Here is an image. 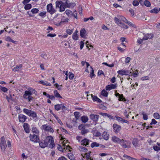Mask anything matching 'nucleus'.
I'll return each mask as SVG.
<instances>
[{
    "label": "nucleus",
    "mask_w": 160,
    "mask_h": 160,
    "mask_svg": "<svg viewBox=\"0 0 160 160\" xmlns=\"http://www.w3.org/2000/svg\"><path fill=\"white\" fill-rule=\"evenodd\" d=\"M119 144L123 148H128L131 147V142L129 140L122 139Z\"/></svg>",
    "instance_id": "obj_1"
},
{
    "label": "nucleus",
    "mask_w": 160,
    "mask_h": 160,
    "mask_svg": "<svg viewBox=\"0 0 160 160\" xmlns=\"http://www.w3.org/2000/svg\"><path fill=\"white\" fill-rule=\"evenodd\" d=\"M46 142L48 143V145L49 144V147L51 148L55 146V144L53 138L51 136H48L47 137L45 140Z\"/></svg>",
    "instance_id": "obj_2"
},
{
    "label": "nucleus",
    "mask_w": 160,
    "mask_h": 160,
    "mask_svg": "<svg viewBox=\"0 0 160 160\" xmlns=\"http://www.w3.org/2000/svg\"><path fill=\"white\" fill-rule=\"evenodd\" d=\"M0 146L2 151H4L7 147L6 141L4 136L2 137L0 140Z\"/></svg>",
    "instance_id": "obj_3"
},
{
    "label": "nucleus",
    "mask_w": 160,
    "mask_h": 160,
    "mask_svg": "<svg viewBox=\"0 0 160 160\" xmlns=\"http://www.w3.org/2000/svg\"><path fill=\"white\" fill-rule=\"evenodd\" d=\"M30 92L29 91H25L24 94L23 95V98L28 99L29 102H30L33 99V97L32 96Z\"/></svg>",
    "instance_id": "obj_4"
},
{
    "label": "nucleus",
    "mask_w": 160,
    "mask_h": 160,
    "mask_svg": "<svg viewBox=\"0 0 160 160\" xmlns=\"http://www.w3.org/2000/svg\"><path fill=\"white\" fill-rule=\"evenodd\" d=\"M29 138L30 140L34 142L37 143L39 142V136L38 135H35L34 134L32 135L30 134Z\"/></svg>",
    "instance_id": "obj_5"
},
{
    "label": "nucleus",
    "mask_w": 160,
    "mask_h": 160,
    "mask_svg": "<svg viewBox=\"0 0 160 160\" xmlns=\"http://www.w3.org/2000/svg\"><path fill=\"white\" fill-rule=\"evenodd\" d=\"M47 11L51 14H53L56 12L55 10L53 8L52 3H50L47 5Z\"/></svg>",
    "instance_id": "obj_6"
},
{
    "label": "nucleus",
    "mask_w": 160,
    "mask_h": 160,
    "mask_svg": "<svg viewBox=\"0 0 160 160\" xmlns=\"http://www.w3.org/2000/svg\"><path fill=\"white\" fill-rule=\"evenodd\" d=\"M113 127V130L116 133H118L121 130V127L117 124H114Z\"/></svg>",
    "instance_id": "obj_7"
},
{
    "label": "nucleus",
    "mask_w": 160,
    "mask_h": 160,
    "mask_svg": "<svg viewBox=\"0 0 160 160\" xmlns=\"http://www.w3.org/2000/svg\"><path fill=\"white\" fill-rule=\"evenodd\" d=\"M42 128L44 130L47 131L51 133H53L54 130L53 129L47 125H43L42 126Z\"/></svg>",
    "instance_id": "obj_8"
},
{
    "label": "nucleus",
    "mask_w": 160,
    "mask_h": 160,
    "mask_svg": "<svg viewBox=\"0 0 160 160\" xmlns=\"http://www.w3.org/2000/svg\"><path fill=\"white\" fill-rule=\"evenodd\" d=\"M27 119V116L23 114H20L18 115V119L20 122H23Z\"/></svg>",
    "instance_id": "obj_9"
},
{
    "label": "nucleus",
    "mask_w": 160,
    "mask_h": 160,
    "mask_svg": "<svg viewBox=\"0 0 160 160\" xmlns=\"http://www.w3.org/2000/svg\"><path fill=\"white\" fill-rule=\"evenodd\" d=\"M121 140L122 139H120L118 138L115 136H113L112 137V140L114 142H117L120 144Z\"/></svg>",
    "instance_id": "obj_10"
},
{
    "label": "nucleus",
    "mask_w": 160,
    "mask_h": 160,
    "mask_svg": "<svg viewBox=\"0 0 160 160\" xmlns=\"http://www.w3.org/2000/svg\"><path fill=\"white\" fill-rule=\"evenodd\" d=\"M48 145V143L46 142L45 140H42L39 142V146L40 147L42 148H44L47 147Z\"/></svg>",
    "instance_id": "obj_11"
},
{
    "label": "nucleus",
    "mask_w": 160,
    "mask_h": 160,
    "mask_svg": "<svg viewBox=\"0 0 160 160\" xmlns=\"http://www.w3.org/2000/svg\"><path fill=\"white\" fill-rule=\"evenodd\" d=\"M23 128L25 131L27 133H29L30 132L29 127L28 124L27 123H24L23 124Z\"/></svg>",
    "instance_id": "obj_12"
},
{
    "label": "nucleus",
    "mask_w": 160,
    "mask_h": 160,
    "mask_svg": "<svg viewBox=\"0 0 160 160\" xmlns=\"http://www.w3.org/2000/svg\"><path fill=\"white\" fill-rule=\"evenodd\" d=\"M99 116L94 114H92L90 115V118L94 121H98V119Z\"/></svg>",
    "instance_id": "obj_13"
},
{
    "label": "nucleus",
    "mask_w": 160,
    "mask_h": 160,
    "mask_svg": "<svg viewBox=\"0 0 160 160\" xmlns=\"http://www.w3.org/2000/svg\"><path fill=\"white\" fill-rule=\"evenodd\" d=\"M91 95L93 101H96L98 102H102V100L97 97L95 96H93L92 94H91Z\"/></svg>",
    "instance_id": "obj_14"
},
{
    "label": "nucleus",
    "mask_w": 160,
    "mask_h": 160,
    "mask_svg": "<svg viewBox=\"0 0 160 160\" xmlns=\"http://www.w3.org/2000/svg\"><path fill=\"white\" fill-rule=\"evenodd\" d=\"M86 31L85 28H82L80 31V35L82 38H85Z\"/></svg>",
    "instance_id": "obj_15"
},
{
    "label": "nucleus",
    "mask_w": 160,
    "mask_h": 160,
    "mask_svg": "<svg viewBox=\"0 0 160 160\" xmlns=\"http://www.w3.org/2000/svg\"><path fill=\"white\" fill-rule=\"evenodd\" d=\"M81 143L82 145L87 146L89 144V140L87 138H85L81 141Z\"/></svg>",
    "instance_id": "obj_16"
},
{
    "label": "nucleus",
    "mask_w": 160,
    "mask_h": 160,
    "mask_svg": "<svg viewBox=\"0 0 160 160\" xmlns=\"http://www.w3.org/2000/svg\"><path fill=\"white\" fill-rule=\"evenodd\" d=\"M22 64H20L19 65H17L12 70L14 72L19 71L22 68Z\"/></svg>",
    "instance_id": "obj_17"
},
{
    "label": "nucleus",
    "mask_w": 160,
    "mask_h": 160,
    "mask_svg": "<svg viewBox=\"0 0 160 160\" xmlns=\"http://www.w3.org/2000/svg\"><path fill=\"white\" fill-rule=\"evenodd\" d=\"M65 5L68 8H69L70 7H74L75 5V4L74 3H69L68 1L67 0L65 2Z\"/></svg>",
    "instance_id": "obj_18"
},
{
    "label": "nucleus",
    "mask_w": 160,
    "mask_h": 160,
    "mask_svg": "<svg viewBox=\"0 0 160 160\" xmlns=\"http://www.w3.org/2000/svg\"><path fill=\"white\" fill-rule=\"evenodd\" d=\"M152 37L153 36L152 34H147L144 36L143 37V40H146L149 38H152Z\"/></svg>",
    "instance_id": "obj_19"
},
{
    "label": "nucleus",
    "mask_w": 160,
    "mask_h": 160,
    "mask_svg": "<svg viewBox=\"0 0 160 160\" xmlns=\"http://www.w3.org/2000/svg\"><path fill=\"white\" fill-rule=\"evenodd\" d=\"M28 90L27 91H29V92H30L31 94L32 95V94H34L35 95L37 94V91L34 89L32 88H28Z\"/></svg>",
    "instance_id": "obj_20"
},
{
    "label": "nucleus",
    "mask_w": 160,
    "mask_h": 160,
    "mask_svg": "<svg viewBox=\"0 0 160 160\" xmlns=\"http://www.w3.org/2000/svg\"><path fill=\"white\" fill-rule=\"evenodd\" d=\"M102 136L103 138L106 140H107L109 138V134L107 132H104L102 133Z\"/></svg>",
    "instance_id": "obj_21"
},
{
    "label": "nucleus",
    "mask_w": 160,
    "mask_h": 160,
    "mask_svg": "<svg viewBox=\"0 0 160 160\" xmlns=\"http://www.w3.org/2000/svg\"><path fill=\"white\" fill-rule=\"evenodd\" d=\"M32 111L26 108H24L23 110V112L28 116H29L31 112H32Z\"/></svg>",
    "instance_id": "obj_22"
},
{
    "label": "nucleus",
    "mask_w": 160,
    "mask_h": 160,
    "mask_svg": "<svg viewBox=\"0 0 160 160\" xmlns=\"http://www.w3.org/2000/svg\"><path fill=\"white\" fill-rule=\"evenodd\" d=\"M32 131L33 132L35 133V134L38 135L39 133V131L37 129V128L35 127H33L32 128Z\"/></svg>",
    "instance_id": "obj_23"
},
{
    "label": "nucleus",
    "mask_w": 160,
    "mask_h": 160,
    "mask_svg": "<svg viewBox=\"0 0 160 160\" xmlns=\"http://www.w3.org/2000/svg\"><path fill=\"white\" fill-rule=\"evenodd\" d=\"M88 118L87 116H83L81 118V120L82 122L84 123L87 122L88 121Z\"/></svg>",
    "instance_id": "obj_24"
},
{
    "label": "nucleus",
    "mask_w": 160,
    "mask_h": 160,
    "mask_svg": "<svg viewBox=\"0 0 160 160\" xmlns=\"http://www.w3.org/2000/svg\"><path fill=\"white\" fill-rule=\"evenodd\" d=\"M101 93V94L104 97H107L108 94V92L105 89L102 90Z\"/></svg>",
    "instance_id": "obj_25"
},
{
    "label": "nucleus",
    "mask_w": 160,
    "mask_h": 160,
    "mask_svg": "<svg viewBox=\"0 0 160 160\" xmlns=\"http://www.w3.org/2000/svg\"><path fill=\"white\" fill-rule=\"evenodd\" d=\"M150 12L151 13L157 14L159 12V10L157 8H155L154 9L151 10Z\"/></svg>",
    "instance_id": "obj_26"
},
{
    "label": "nucleus",
    "mask_w": 160,
    "mask_h": 160,
    "mask_svg": "<svg viewBox=\"0 0 160 160\" xmlns=\"http://www.w3.org/2000/svg\"><path fill=\"white\" fill-rule=\"evenodd\" d=\"M54 93L56 97L61 98H62V97L60 95L57 90H55L54 91Z\"/></svg>",
    "instance_id": "obj_27"
},
{
    "label": "nucleus",
    "mask_w": 160,
    "mask_h": 160,
    "mask_svg": "<svg viewBox=\"0 0 160 160\" xmlns=\"http://www.w3.org/2000/svg\"><path fill=\"white\" fill-rule=\"evenodd\" d=\"M118 25L121 27V28L124 29H127L128 28V27L125 25L124 23L122 22H119L118 23Z\"/></svg>",
    "instance_id": "obj_28"
},
{
    "label": "nucleus",
    "mask_w": 160,
    "mask_h": 160,
    "mask_svg": "<svg viewBox=\"0 0 160 160\" xmlns=\"http://www.w3.org/2000/svg\"><path fill=\"white\" fill-rule=\"evenodd\" d=\"M118 100L120 101H126V100L125 98H124L122 94H121L118 97Z\"/></svg>",
    "instance_id": "obj_29"
},
{
    "label": "nucleus",
    "mask_w": 160,
    "mask_h": 160,
    "mask_svg": "<svg viewBox=\"0 0 160 160\" xmlns=\"http://www.w3.org/2000/svg\"><path fill=\"white\" fill-rule=\"evenodd\" d=\"M40 83L43 85H45L47 86H51V84L47 81H41L40 82Z\"/></svg>",
    "instance_id": "obj_30"
},
{
    "label": "nucleus",
    "mask_w": 160,
    "mask_h": 160,
    "mask_svg": "<svg viewBox=\"0 0 160 160\" xmlns=\"http://www.w3.org/2000/svg\"><path fill=\"white\" fill-rule=\"evenodd\" d=\"M29 116L32 117L34 119L37 117V113L34 111H32V112H31Z\"/></svg>",
    "instance_id": "obj_31"
},
{
    "label": "nucleus",
    "mask_w": 160,
    "mask_h": 160,
    "mask_svg": "<svg viewBox=\"0 0 160 160\" xmlns=\"http://www.w3.org/2000/svg\"><path fill=\"white\" fill-rule=\"evenodd\" d=\"M123 157L127 159L130 160H137L136 158H133L126 155H124Z\"/></svg>",
    "instance_id": "obj_32"
},
{
    "label": "nucleus",
    "mask_w": 160,
    "mask_h": 160,
    "mask_svg": "<svg viewBox=\"0 0 160 160\" xmlns=\"http://www.w3.org/2000/svg\"><path fill=\"white\" fill-rule=\"evenodd\" d=\"M6 41L10 42H12L14 43H15V42H16V41L13 40L10 38V37L9 36L6 37Z\"/></svg>",
    "instance_id": "obj_33"
},
{
    "label": "nucleus",
    "mask_w": 160,
    "mask_h": 160,
    "mask_svg": "<svg viewBox=\"0 0 160 160\" xmlns=\"http://www.w3.org/2000/svg\"><path fill=\"white\" fill-rule=\"evenodd\" d=\"M90 68L91 69V73L90 74V78H92L93 77H95V74L94 73V70H93V68H92V67H91V66H90Z\"/></svg>",
    "instance_id": "obj_34"
},
{
    "label": "nucleus",
    "mask_w": 160,
    "mask_h": 160,
    "mask_svg": "<svg viewBox=\"0 0 160 160\" xmlns=\"http://www.w3.org/2000/svg\"><path fill=\"white\" fill-rule=\"evenodd\" d=\"M61 104H58L55 105L54 108L57 111H58L61 109Z\"/></svg>",
    "instance_id": "obj_35"
},
{
    "label": "nucleus",
    "mask_w": 160,
    "mask_h": 160,
    "mask_svg": "<svg viewBox=\"0 0 160 160\" xmlns=\"http://www.w3.org/2000/svg\"><path fill=\"white\" fill-rule=\"evenodd\" d=\"M69 19L68 18L63 17L62 18L60 23L68 22Z\"/></svg>",
    "instance_id": "obj_36"
},
{
    "label": "nucleus",
    "mask_w": 160,
    "mask_h": 160,
    "mask_svg": "<svg viewBox=\"0 0 160 160\" xmlns=\"http://www.w3.org/2000/svg\"><path fill=\"white\" fill-rule=\"evenodd\" d=\"M124 75H128L129 76L132 75V71L129 70H127L124 69Z\"/></svg>",
    "instance_id": "obj_37"
},
{
    "label": "nucleus",
    "mask_w": 160,
    "mask_h": 160,
    "mask_svg": "<svg viewBox=\"0 0 160 160\" xmlns=\"http://www.w3.org/2000/svg\"><path fill=\"white\" fill-rule=\"evenodd\" d=\"M138 140L136 138H134L132 141V144L133 145L136 147L138 146Z\"/></svg>",
    "instance_id": "obj_38"
},
{
    "label": "nucleus",
    "mask_w": 160,
    "mask_h": 160,
    "mask_svg": "<svg viewBox=\"0 0 160 160\" xmlns=\"http://www.w3.org/2000/svg\"><path fill=\"white\" fill-rule=\"evenodd\" d=\"M67 156L68 158L71 160H74V156L71 153L68 154Z\"/></svg>",
    "instance_id": "obj_39"
},
{
    "label": "nucleus",
    "mask_w": 160,
    "mask_h": 160,
    "mask_svg": "<svg viewBox=\"0 0 160 160\" xmlns=\"http://www.w3.org/2000/svg\"><path fill=\"white\" fill-rule=\"evenodd\" d=\"M31 12L32 14H36L38 13L39 12V10L36 8H33L31 9Z\"/></svg>",
    "instance_id": "obj_40"
},
{
    "label": "nucleus",
    "mask_w": 160,
    "mask_h": 160,
    "mask_svg": "<svg viewBox=\"0 0 160 160\" xmlns=\"http://www.w3.org/2000/svg\"><path fill=\"white\" fill-rule=\"evenodd\" d=\"M93 133L96 137H99L101 135V133L97 131H94Z\"/></svg>",
    "instance_id": "obj_41"
},
{
    "label": "nucleus",
    "mask_w": 160,
    "mask_h": 160,
    "mask_svg": "<svg viewBox=\"0 0 160 160\" xmlns=\"http://www.w3.org/2000/svg\"><path fill=\"white\" fill-rule=\"evenodd\" d=\"M72 38L73 40H77L78 39V34L76 33H74L72 36Z\"/></svg>",
    "instance_id": "obj_42"
},
{
    "label": "nucleus",
    "mask_w": 160,
    "mask_h": 160,
    "mask_svg": "<svg viewBox=\"0 0 160 160\" xmlns=\"http://www.w3.org/2000/svg\"><path fill=\"white\" fill-rule=\"evenodd\" d=\"M62 4V2L61 1H57L56 2V7L59 8L60 7H61V5Z\"/></svg>",
    "instance_id": "obj_43"
},
{
    "label": "nucleus",
    "mask_w": 160,
    "mask_h": 160,
    "mask_svg": "<svg viewBox=\"0 0 160 160\" xmlns=\"http://www.w3.org/2000/svg\"><path fill=\"white\" fill-rule=\"evenodd\" d=\"M46 11H43L41 12L39 14V15L42 18L44 17L46 15Z\"/></svg>",
    "instance_id": "obj_44"
},
{
    "label": "nucleus",
    "mask_w": 160,
    "mask_h": 160,
    "mask_svg": "<svg viewBox=\"0 0 160 160\" xmlns=\"http://www.w3.org/2000/svg\"><path fill=\"white\" fill-rule=\"evenodd\" d=\"M0 89H1L2 92H6L8 90V89L7 88L5 87H2L1 85H0Z\"/></svg>",
    "instance_id": "obj_45"
},
{
    "label": "nucleus",
    "mask_w": 160,
    "mask_h": 160,
    "mask_svg": "<svg viewBox=\"0 0 160 160\" xmlns=\"http://www.w3.org/2000/svg\"><path fill=\"white\" fill-rule=\"evenodd\" d=\"M144 4L145 6L147 7H150L151 6L150 2L148 0H145L144 1Z\"/></svg>",
    "instance_id": "obj_46"
},
{
    "label": "nucleus",
    "mask_w": 160,
    "mask_h": 160,
    "mask_svg": "<svg viewBox=\"0 0 160 160\" xmlns=\"http://www.w3.org/2000/svg\"><path fill=\"white\" fill-rule=\"evenodd\" d=\"M160 115L158 113L155 112L153 114V116L154 118L156 119H159L160 117Z\"/></svg>",
    "instance_id": "obj_47"
},
{
    "label": "nucleus",
    "mask_w": 160,
    "mask_h": 160,
    "mask_svg": "<svg viewBox=\"0 0 160 160\" xmlns=\"http://www.w3.org/2000/svg\"><path fill=\"white\" fill-rule=\"evenodd\" d=\"M32 7V5L30 4H28L26 5L24 7V8L26 10H28Z\"/></svg>",
    "instance_id": "obj_48"
},
{
    "label": "nucleus",
    "mask_w": 160,
    "mask_h": 160,
    "mask_svg": "<svg viewBox=\"0 0 160 160\" xmlns=\"http://www.w3.org/2000/svg\"><path fill=\"white\" fill-rule=\"evenodd\" d=\"M76 120L78 119L79 117V113L78 112H76L74 113Z\"/></svg>",
    "instance_id": "obj_49"
},
{
    "label": "nucleus",
    "mask_w": 160,
    "mask_h": 160,
    "mask_svg": "<svg viewBox=\"0 0 160 160\" xmlns=\"http://www.w3.org/2000/svg\"><path fill=\"white\" fill-rule=\"evenodd\" d=\"M99 146V144L96 142L92 143L91 144V147L92 148L94 147H98Z\"/></svg>",
    "instance_id": "obj_50"
},
{
    "label": "nucleus",
    "mask_w": 160,
    "mask_h": 160,
    "mask_svg": "<svg viewBox=\"0 0 160 160\" xmlns=\"http://www.w3.org/2000/svg\"><path fill=\"white\" fill-rule=\"evenodd\" d=\"M117 72L118 74L123 75H124V69H122L118 71Z\"/></svg>",
    "instance_id": "obj_51"
},
{
    "label": "nucleus",
    "mask_w": 160,
    "mask_h": 160,
    "mask_svg": "<svg viewBox=\"0 0 160 160\" xmlns=\"http://www.w3.org/2000/svg\"><path fill=\"white\" fill-rule=\"evenodd\" d=\"M89 132L88 130L85 129V130H82L81 131V133L82 135H85Z\"/></svg>",
    "instance_id": "obj_52"
},
{
    "label": "nucleus",
    "mask_w": 160,
    "mask_h": 160,
    "mask_svg": "<svg viewBox=\"0 0 160 160\" xmlns=\"http://www.w3.org/2000/svg\"><path fill=\"white\" fill-rule=\"evenodd\" d=\"M142 114L143 115V119L144 120H147L148 119V116L147 114L145 113L144 112H143Z\"/></svg>",
    "instance_id": "obj_53"
},
{
    "label": "nucleus",
    "mask_w": 160,
    "mask_h": 160,
    "mask_svg": "<svg viewBox=\"0 0 160 160\" xmlns=\"http://www.w3.org/2000/svg\"><path fill=\"white\" fill-rule=\"evenodd\" d=\"M65 13H66V14L69 16L71 15L72 14V12L71 11L68 9L66 10Z\"/></svg>",
    "instance_id": "obj_54"
},
{
    "label": "nucleus",
    "mask_w": 160,
    "mask_h": 160,
    "mask_svg": "<svg viewBox=\"0 0 160 160\" xmlns=\"http://www.w3.org/2000/svg\"><path fill=\"white\" fill-rule=\"evenodd\" d=\"M78 128L81 131L82 130H85L86 129L85 126L83 124L80 125L78 127Z\"/></svg>",
    "instance_id": "obj_55"
},
{
    "label": "nucleus",
    "mask_w": 160,
    "mask_h": 160,
    "mask_svg": "<svg viewBox=\"0 0 160 160\" xmlns=\"http://www.w3.org/2000/svg\"><path fill=\"white\" fill-rule=\"evenodd\" d=\"M41 57L43 58H44L45 59H48V57H47V54L43 53H42L41 55Z\"/></svg>",
    "instance_id": "obj_56"
},
{
    "label": "nucleus",
    "mask_w": 160,
    "mask_h": 160,
    "mask_svg": "<svg viewBox=\"0 0 160 160\" xmlns=\"http://www.w3.org/2000/svg\"><path fill=\"white\" fill-rule=\"evenodd\" d=\"M118 17H115L114 18V21L115 22L117 23L118 25V23L119 22H121L120 21L119 18V16H117Z\"/></svg>",
    "instance_id": "obj_57"
},
{
    "label": "nucleus",
    "mask_w": 160,
    "mask_h": 160,
    "mask_svg": "<svg viewBox=\"0 0 160 160\" xmlns=\"http://www.w3.org/2000/svg\"><path fill=\"white\" fill-rule=\"evenodd\" d=\"M79 149L80 151L82 152H86L87 151V149L84 147H79Z\"/></svg>",
    "instance_id": "obj_58"
},
{
    "label": "nucleus",
    "mask_w": 160,
    "mask_h": 160,
    "mask_svg": "<svg viewBox=\"0 0 160 160\" xmlns=\"http://www.w3.org/2000/svg\"><path fill=\"white\" fill-rule=\"evenodd\" d=\"M139 4V2L138 1L134 0L132 2V4L134 6H137Z\"/></svg>",
    "instance_id": "obj_59"
},
{
    "label": "nucleus",
    "mask_w": 160,
    "mask_h": 160,
    "mask_svg": "<svg viewBox=\"0 0 160 160\" xmlns=\"http://www.w3.org/2000/svg\"><path fill=\"white\" fill-rule=\"evenodd\" d=\"M117 87V83L114 84H111V89H115Z\"/></svg>",
    "instance_id": "obj_60"
},
{
    "label": "nucleus",
    "mask_w": 160,
    "mask_h": 160,
    "mask_svg": "<svg viewBox=\"0 0 160 160\" xmlns=\"http://www.w3.org/2000/svg\"><path fill=\"white\" fill-rule=\"evenodd\" d=\"M54 86H55L56 88H57L58 90H61L62 86H59L58 83L54 84Z\"/></svg>",
    "instance_id": "obj_61"
},
{
    "label": "nucleus",
    "mask_w": 160,
    "mask_h": 160,
    "mask_svg": "<svg viewBox=\"0 0 160 160\" xmlns=\"http://www.w3.org/2000/svg\"><path fill=\"white\" fill-rule=\"evenodd\" d=\"M69 79H72L74 77V75L72 72H69Z\"/></svg>",
    "instance_id": "obj_62"
},
{
    "label": "nucleus",
    "mask_w": 160,
    "mask_h": 160,
    "mask_svg": "<svg viewBox=\"0 0 160 160\" xmlns=\"http://www.w3.org/2000/svg\"><path fill=\"white\" fill-rule=\"evenodd\" d=\"M59 8H60V12L63 11L65 10L64 6L62 4L61 5V7H60Z\"/></svg>",
    "instance_id": "obj_63"
},
{
    "label": "nucleus",
    "mask_w": 160,
    "mask_h": 160,
    "mask_svg": "<svg viewBox=\"0 0 160 160\" xmlns=\"http://www.w3.org/2000/svg\"><path fill=\"white\" fill-rule=\"evenodd\" d=\"M157 123V122L154 119H152V122L150 123V124L152 125L153 124L155 125Z\"/></svg>",
    "instance_id": "obj_64"
}]
</instances>
